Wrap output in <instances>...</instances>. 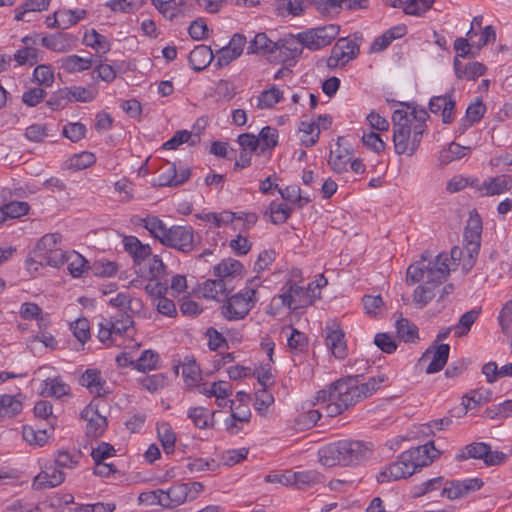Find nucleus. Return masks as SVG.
Segmentation results:
<instances>
[{"mask_svg":"<svg viewBox=\"0 0 512 512\" xmlns=\"http://www.w3.org/2000/svg\"><path fill=\"white\" fill-rule=\"evenodd\" d=\"M428 118L429 114L424 108L414 107L410 113L400 109L393 112V143L396 154L412 156L416 152Z\"/></svg>","mask_w":512,"mask_h":512,"instance_id":"1","label":"nucleus"},{"mask_svg":"<svg viewBox=\"0 0 512 512\" xmlns=\"http://www.w3.org/2000/svg\"><path fill=\"white\" fill-rule=\"evenodd\" d=\"M462 250L459 247L451 249L450 254L440 253L433 259L425 251L419 260L409 265L406 272V283L412 285L420 281L432 286H438L444 282L451 270L458 266Z\"/></svg>","mask_w":512,"mask_h":512,"instance_id":"2","label":"nucleus"},{"mask_svg":"<svg viewBox=\"0 0 512 512\" xmlns=\"http://www.w3.org/2000/svg\"><path fill=\"white\" fill-rule=\"evenodd\" d=\"M372 447L359 440H340L330 443L318 452L319 461L326 467L357 465L369 458Z\"/></svg>","mask_w":512,"mask_h":512,"instance_id":"3","label":"nucleus"},{"mask_svg":"<svg viewBox=\"0 0 512 512\" xmlns=\"http://www.w3.org/2000/svg\"><path fill=\"white\" fill-rule=\"evenodd\" d=\"M261 287L258 277L250 279L246 286L230 296L221 307L223 317L229 321L244 319L260 299Z\"/></svg>","mask_w":512,"mask_h":512,"instance_id":"4","label":"nucleus"},{"mask_svg":"<svg viewBox=\"0 0 512 512\" xmlns=\"http://www.w3.org/2000/svg\"><path fill=\"white\" fill-rule=\"evenodd\" d=\"M353 396L354 394L350 395L346 383L339 379L328 388L318 391L317 402L324 405L322 408L327 416L335 417L356 404ZM355 397H357L356 394Z\"/></svg>","mask_w":512,"mask_h":512,"instance_id":"5","label":"nucleus"},{"mask_svg":"<svg viewBox=\"0 0 512 512\" xmlns=\"http://www.w3.org/2000/svg\"><path fill=\"white\" fill-rule=\"evenodd\" d=\"M62 236L59 233L44 235L36 244L33 254L40 265L59 267L65 263L66 253L61 247Z\"/></svg>","mask_w":512,"mask_h":512,"instance_id":"6","label":"nucleus"},{"mask_svg":"<svg viewBox=\"0 0 512 512\" xmlns=\"http://www.w3.org/2000/svg\"><path fill=\"white\" fill-rule=\"evenodd\" d=\"M339 32L340 26L338 24H328L300 32L298 38L305 48L316 51L330 45L339 35Z\"/></svg>","mask_w":512,"mask_h":512,"instance_id":"7","label":"nucleus"},{"mask_svg":"<svg viewBox=\"0 0 512 512\" xmlns=\"http://www.w3.org/2000/svg\"><path fill=\"white\" fill-rule=\"evenodd\" d=\"M505 454L492 451L491 446L484 442H474L466 445L459 454L456 455V460L463 461L470 458L483 460L486 466L500 465L505 460Z\"/></svg>","mask_w":512,"mask_h":512,"instance_id":"8","label":"nucleus"},{"mask_svg":"<svg viewBox=\"0 0 512 512\" xmlns=\"http://www.w3.org/2000/svg\"><path fill=\"white\" fill-rule=\"evenodd\" d=\"M162 244L183 253H189L194 250V230L191 226H171Z\"/></svg>","mask_w":512,"mask_h":512,"instance_id":"9","label":"nucleus"},{"mask_svg":"<svg viewBox=\"0 0 512 512\" xmlns=\"http://www.w3.org/2000/svg\"><path fill=\"white\" fill-rule=\"evenodd\" d=\"M361 377V375H355L341 379L344 381V383H346V386L349 387L350 395L356 394L357 397L353 396V398H355V403L363 398L371 396L387 380L386 375L381 374L371 377L367 382L362 383Z\"/></svg>","mask_w":512,"mask_h":512,"instance_id":"10","label":"nucleus"},{"mask_svg":"<svg viewBox=\"0 0 512 512\" xmlns=\"http://www.w3.org/2000/svg\"><path fill=\"white\" fill-rule=\"evenodd\" d=\"M439 455L440 452L435 448L434 442L430 441L403 452L402 458L411 463L413 473H415L418 468L430 465Z\"/></svg>","mask_w":512,"mask_h":512,"instance_id":"11","label":"nucleus"},{"mask_svg":"<svg viewBox=\"0 0 512 512\" xmlns=\"http://www.w3.org/2000/svg\"><path fill=\"white\" fill-rule=\"evenodd\" d=\"M321 474L314 470L292 472L287 471L281 475H275L273 479L267 477V481H277L284 485H293L298 489H307L321 482Z\"/></svg>","mask_w":512,"mask_h":512,"instance_id":"12","label":"nucleus"},{"mask_svg":"<svg viewBox=\"0 0 512 512\" xmlns=\"http://www.w3.org/2000/svg\"><path fill=\"white\" fill-rule=\"evenodd\" d=\"M429 110L434 114H441L444 124L452 123L456 114L454 90L451 89L445 95L432 97L429 101Z\"/></svg>","mask_w":512,"mask_h":512,"instance_id":"13","label":"nucleus"},{"mask_svg":"<svg viewBox=\"0 0 512 512\" xmlns=\"http://www.w3.org/2000/svg\"><path fill=\"white\" fill-rule=\"evenodd\" d=\"M482 486L483 481L480 478H470L463 481L452 480L445 484L441 495L450 500L459 499L479 490Z\"/></svg>","mask_w":512,"mask_h":512,"instance_id":"14","label":"nucleus"},{"mask_svg":"<svg viewBox=\"0 0 512 512\" xmlns=\"http://www.w3.org/2000/svg\"><path fill=\"white\" fill-rule=\"evenodd\" d=\"M482 222L478 216L470 217L464 230V249L471 261L477 256L480 248Z\"/></svg>","mask_w":512,"mask_h":512,"instance_id":"15","label":"nucleus"},{"mask_svg":"<svg viewBox=\"0 0 512 512\" xmlns=\"http://www.w3.org/2000/svg\"><path fill=\"white\" fill-rule=\"evenodd\" d=\"M411 463L402 458V453L397 460L385 467L377 476L380 483L396 481L413 475Z\"/></svg>","mask_w":512,"mask_h":512,"instance_id":"16","label":"nucleus"},{"mask_svg":"<svg viewBox=\"0 0 512 512\" xmlns=\"http://www.w3.org/2000/svg\"><path fill=\"white\" fill-rule=\"evenodd\" d=\"M81 418L87 422V435L98 438L100 437L107 427L106 417L99 414L93 403L86 406L81 412Z\"/></svg>","mask_w":512,"mask_h":512,"instance_id":"17","label":"nucleus"},{"mask_svg":"<svg viewBox=\"0 0 512 512\" xmlns=\"http://www.w3.org/2000/svg\"><path fill=\"white\" fill-rule=\"evenodd\" d=\"M189 494V484L175 483L169 489L163 490L161 506L169 509L178 507L187 501Z\"/></svg>","mask_w":512,"mask_h":512,"instance_id":"18","label":"nucleus"},{"mask_svg":"<svg viewBox=\"0 0 512 512\" xmlns=\"http://www.w3.org/2000/svg\"><path fill=\"white\" fill-rule=\"evenodd\" d=\"M326 346L337 359L347 356L345 334L339 327L326 326Z\"/></svg>","mask_w":512,"mask_h":512,"instance_id":"19","label":"nucleus"},{"mask_svg":"<svg viewBox=\"0 0 512 512\" xmlns=\"http://www.w3.org/2000/svg\"><path fill=\"white\" fill-rule=\"evenodd\" d=\"M80 384L98 397H105L110 393L105 379L97 369H87L80 377Z\"/></svg>","mask_w":512,"mask_h":512,"instance_id":"20","label":"nucleus"},{"mask_svg":"<svg viewBox=\"0 0 512 512\" xmlns=\"http://www.w3.org/2000/svg\"><path fill=\"white\" fill-rule=\"evenodd\" d=\"M276 52L279 51V57L283 62L299 57L305 47L296 36L289 34L276 41Z\"/></svg>","mask_w":512,"mask_h":512,"instance_id":"21","label":"nucleus"},{"mask_svg":"<svg viewBox=\"0 0 512 512\" xmlns=\"http://www.w3.org/2000/svg\"><path fill=\"white\" fill-rule=\"evenodd\" d=\"M278 298L283 306H287L292 310H297L311 304V300L306 295L304 289L295 284H291Z\"/></svg>","mask_w":512,"mask_h":512,"instance_id":"22","label":"nucleus"},{"mask_svg":"<svg viewBox=\"0 0 512 512\" xmlns=\"http://www.w3.org/2000/svg\"><path fill=\"white\" fill-rule=\"evenodd\" d=\"M64 480L65 473L61 470L41 471L34 477L32 487L34 490L54 488L62 484Z\"/></svg>","mask_w":512,"mask_h":512,"instance_id":"23","label":"nucleus"},{"mask_svg":"<svg viewBox=\"0 0 512 512\" xmlns=\"http://www.w3.org/2000/svg\"><path fill=\"white\" fill-rule=\"evenodd\" d=\"M75 38L68 33H57L54 35L43 36L41 44L47 49L55 52H67L73 48Z\"/></svg>","mask_w":512,"mask_h":512,"instance_id":"24","label":"nucleus"},{"mask_svg":"<svg viewBox=\"0 0 512 512\" xmlns=\"http://www.w3.org/2000/svg\"><path fill=\"white\" fill-rule=\"evenodd\" d=\"M214 53L207 45H197L189 54V63L193 70L202 71L213 60Z\"/></svg>","mask_w":512,"mask_h":512,"instance_id":"25","label":"nucleus"},{"mask_svg":"<svg viewBox=\"0 0 512 512\" xmlns=\"http://www.w3.org/2000/svg\"><path fill=\"white\" fill-rule=\"evenodd\" d=\"M407 32L406 26L397 25L386 30L382 35L378 36L371 44V52H380L385 50L393 40L403 37Z\"/></svg>","mask_w":512,"mask_h":512,"instance_id":"26","label":"nucleus"},{"mask_svg":"<svg viewBox=\"0 0 512 512\" xmlns=\"http://www.w3.org/2000/svg\"><path fill=\"white\" fill-rule=\"evenodd\" d=\"M351 159L352 155L349 150L337 142L336 148L330 151L328 164L334 172L343 173L347 171V166Z\"/></svg>","mask_w":512,"mask_h":512,"instance_id":"27","label":"nucleus"},{"mask_svg":"<svg viewBox=\"0 0 512 512\" xmlns=\"http://www.w3.org/2000/svg\"><path fill=\"white\" fill-rule=\"evenodd\" d=\"M125 250L133 257L135 263H140L151 255V248L148 244H142L135 236H126L123 239Z\"/></svg>","mask_w":512,"mask_h":512,"instance_id":"28","label":"nucleus"},{"mask_svg":"<svg viewBox=\"0 0 512 512\" xmlns=\"http://www.w3.org/2000/svg\"><path fill=\"white\" fill-rule=\"evenodd\" d=\"M512 188V176L499 175L489 178L483 182L481 190L485 191L486 195H499Z\"/></svg>","mask_w":512,"mask_h":512,"instance_id":"29","label":"nucleus"},{"mask_svg":"<svg viewBox=\"0 0 512 512\" xmlns=\"http://www.w3.org/2000/svg\"><path fill=\"white\" fill-rule=\"evenodd\" d=\"M187 417L199 429H206L214 425V412L202 406L190 407Z\"/></svg>","mask_w":512,"mask_h":512,"instance_id":"30","label":"nucleus"},{"mask_svg":"<svg viewBox=\"0 0 512 512\" xmlns=\"http://www.w3.org/2000/svg\"><path fill=\"white\" fill-rule=\"evenodd\" d=\"M243 270L244 266L240 261L228 258L222 260L214 267V275L217 278L224 280L227 277H235L241 275Z\"/></svg>","mask_w":512,"mask_h":512,"instance_id":"31","label":"nucleus"},{"mask_svg":"<svg viewBox=\"0 0 512 512\" xmlns=\"http://www.w3.org/2000/svg\"><path fill=\"white\" fill-rule=\"evenodd\" d=\"M157 437L166 454H172L175 449L176 433L168 422L157 424Z\"/></svg>","mask_w":512,"mask_h":512,"instance_id":"32","label":"nucleus"},{"mask_svg":"<svg viewBox=\"0 0 512 512\" xmlns=\"http://www.w3.org/2000/svg\"><path fill=\"white\" fill-rule=\"evenodd\" d=\"M109 304L117 307L118 312H136L142 307V302L138 298H132L128 293L120 292L115 297L109 299Z\"/></svg>","mask_w":512,"mask_h":512,"instance_id":"33","label":"nucleus"},{"mask_svg":"<svg viewBox=\"0 0 512 512\" xmlns=\"http://www.w3.org/2000/svg\"><path fill=\"white\" fill-rule=\"evenodd\" d=\"M29 204L24 201H12L0 207V224L8 218L14 219L24 216L29 211Z\"/></svg>","mask_w":512,"mask_h":512,"instance_id":"34","label":"nucleus"},{"mask_svg":"<svg viewBox=\"0 0 512 512\" xmlns=\"http://www.w3.org/2000/svg\"><path fill=\"white\" fill-rule=\"evenodd\" d=\"M277 48L276 42L270 40L265 33H258L247 47L248 54L254 53H275Z\"/></svg>","mask_w":512,"mask_h":512,"instance_id":"35","label":"nucleus"},{"mask_svg":"<svg viewBox=\"0 0 512 512\" xmlns=\"http://www.w3.org/2000/svg\"><path fill=\"white\" fill-rule=\"evenodd\" d=\"M93 63V56L84 58L78 55H69L61 59V67L69 73L88 70Z\"/></svg>","mask_w":512,"mask_h":512,"instance_id":"36","label":"nucleus"},{"mask_svg":"<svg viewBox=\"0 0 512 512\" xmlns=\"http://www.w3.org/2000/svg\"><path fill=\"white\" fill-rule=\"evenodd\" d=\"M305 0H277L275 9L277 15L286 17V16H299L301 15L306 6L304 5Z\"/></svg>","mask_w":512,"mask_h":512,"instance_id":"37","label":"nucleus"},{"mask_svg":"<svg viewBox=\"0 0 512 512\" xmlns=\"http://www.w3.org/2000/svg\"><path fill=\"white\" fill-rule=\"evenodd\" d=\"M83 42L86 46L93 48L97 53L106 54L111 48V43L108 38L94 29L85 33Z\"/></svg>","mask_w":512,"mask_h":512,"instance_id":"38","label":"nucleus"},{"mask_svg":"<svg viewBox=\"0 0 512 512\" xmlns=\"http://www.w3.org/2000/svg\"><path fill=\"white\" fill-rule=\"evenodd\" d=\"M69 391V385L63 382L59 377H55L47 378L44 381V387L42 388L41 394L46 397L60 398L67 395Z\"/></svg>","mask_w":512,"mask_h":512,"instance_id":"39","label":"nucleus"},{"mask_svg":"<svg viewBox=\"0 0 512 512\" xmlns=\"http://www.w3.org/2000/svg\"><path fill=\"white\" fill-rule=\"evenodd\" d=\"M397 336L405 343H413L419 339L418 327L406 318L396 322Z\"/></svg>","mask_w":512,"mask_h":512,"instance_id":"40","label":"nucleus"},{"mask_svg":"<svg viewBox=\"0 0 512 512\" xmlns=\"http://www.w3.org/2000/svg\"><path fill=\"white\" fill-rule=\"evenodd\" d=\"M69 97V102H91L96 97V92L91 88L71 86L62 88V94Z\"/></svg>","mask_w":512,"mask_h":512,"instance_id":"41","label":"nucleus"},{"mask_svg":"<svg viewBox=\"0 0 512 512\" xmlns=\"http://www.w3.org/2000/svg\"><path fill=\"white\" fill-rule=\"evenodd\" d=\"M21 400L14 395H0V417H14L22 411Z\"/></svg>","mask_w":512,"mask_h":512,"instance_id":"42","label":"nucleus"},{"mask_svg":"<svg viewBox=\"0 0 512 512\" xmlns=\"http://www.w3.org/2000/svg\"><path fill=\"white\" fill-rule=\"evenodd\" d=\"M450 346L448 344H440L433 352V358L426 373L433 374L441 371L447 363L449 357Z\"/></svg>","mask_w":512,"mask_h":512,"instance_id":"43","label":"nucleus"},{"mask_svg":"<svg viewBox=\"0 0 512 512\" xmlns=\"http://www.w3.org/2000/svg\"><path fill=\"white\" fill-rule=\"evenodd\" d=\"M106 320L110 321V329L116 336H121L133 325L132 316L127 311L117 312Z\"/></svg>","mask_w":512,"mask_h":512,"instance_id":"44","label":"nucleus"},{"mask_svg":"<svg viewBox=\"0 0 512 512\" xmlns=\"http://www.w3.org/2000/svg\"><path fill=\"white\" fill-rule=\"evenodd\" d=\"M143 224L144 228L147 229L150 234L158 239L161 243L165 239L169 228L166 227L164 222L157 216H149L146 218L139 219Z\"/></svg>","mask_w":512,"mask_h":512,"instance_id":"45","label":"nucleus"},{"mask_svg":"<svg viewBox=\"0 0 512 512\" xmlns=\"http://www.w3.org/2000/svg\"><path fill=\"white\" fill-rule=\"evenodd\" d=\"M300 141L305 147L315 145L319 139L320 130L315 122L302 121L299 126Z\"/></svg>","mask_w":512,"mask_h":512,"instance_id":"46","label":"nucleus"},{"mask_svg":"<svg viewBox=\"0 0 512 512\" xmlns=\"http://www.w3.org/2000/svg\"><path fill=\"white\" fill-rule=\"evenodd\" d=\"M283 99V93L276 86L264 90L257 99L259 109H270Z\"/></svg>","mask_w":512,"mask_h":512,"instance_id":"47","label":"nucleus"},{"mask_svg":"<svg viewBox=\"0 0 512 512\" xmlns=\"http://www.w3.org/2000/svg\"><path fill=\"white\" fill-rule=\"evenodd\" d=\"M146 0H109L106 6L113 12L134 13L138 11Z\"/></svg>","mask_w":512,"mask_h":512,"instance_id":"48","label":"nucleus"},{"mask_svg":"<svg viewBox=\"0 0 512 512\" xmlns=\"http://www.w3.org/2000/svg\"><path fill=\"white\" fill-rule=\"evenodd\" d=\"M81 457V451L59 450L55 456V463L59 468L73 469L78 465Z\"/></svg>","mask_w":512,"mask_h":512,"instance_id":"49","label":"nucleus"},{"mask_svg":"<svg viewBox=\"0 0 512 512\" xmlns=\"http://www.w3.org/2000/svg\"><path fill=\"white\" fill-rule=\"evenodd\" d=\"M361 40L362 36L358 33H354L349 37L338 39L336 44H340V47L347 55V58L353 60L358 56L360 52L359 42Z\"/></svg>","mask_w":512,"mask_h":512,"instance_id":"50","label":"nucleus"},{"mask_svg":"<svg viewBox=\"0 0 512 512\" xmlns=\"http://www.w3.org/2000/svg\"><path fill=\"white\" fill-rule=\"evenodd\" d=\"M491 396L492 393L490 390L478 389L472 391L471 395H467L463 398L462 403L464 405L465 412L468 409H474L489 402L491 400Z\"/></svg>","mask_w":512,"mask_h":512,"instance_id":"51","label":"nucleus"},{"mask_svg":"<svg viewBox=\"0 0 512 512\" xmlns=\"http://www.w3.org/2000/svg\"><path fill=\"white\" fill-rule=\"evenodd\" d=\"M50 0H27L21 7L15 10V20H24L25 14L29 12H41L48 9Z\"/></svg>","mask_w":512,"mask_h":512,"instance_id":"52","label":"nucleus"},{"mask_svg":"<svg viewBox=\"0 0 512 512\" xmlns=\"http://www.w3.org/2000/svg\"><path fill=\"white\" fill-rule=\"evenodd\" d=\"M159 360L160 358L157 352L145 350L135 362V368L141 372L155 370L158 368Z\"/></svg>","mask_w":512,"mask_h":512,"instance_id":"53","label":"nucleus"},{"mask_svg":"<svg viewBox=\"0 0 512 512\" xmlns=\"http://www.w3.org/2000/svg\"><path fill=\"white\" fill-rule=\"evenodd\" d=\"M226 291L225 280L220 278L205 281L202 288L203 296L208 299H217L219 296L226 294Z\"/></svg>","mask_w":512,"mask_h":512,"instance_id":"54","label":"nucleus"},{"mask_svg":"<svg viewBox=\"0 0 512 512\" xmlns=\"http://www.w3.org/2000/svg\"><path fill=\"white\" fill-rule=\"evenodd\" d=\"M22 435L27 443L38 447L44 446L49 438L46 430H35L30 426L23 427Z\"/></svg>","mask_w":512,"mask_h":512,"instance_id":"55","label":"nucleus"},{"mask_svg":"<svg viewBox=\"0 0 512 512\" xmlns=\"http://www.w3.org/2000/svg\"><path fill=\"white\" fill-rule=\"evenodd\" d=\"M478 316L479 311L475 309L465 312L460 317L458 324L453 328L455 336L462 337L466 335L470 331L471 326L474 324Z\"/></svg>","mask_w":512,"mask_h":512,"instance_id":"56","label":"nucleus"},{"mask_svg":"<svg viewBox=\"0 0 512 512\" xmlns=\"http://www.w3.org/2000/svg\"><path fill=\"white\" fill-rule=\"evenodd\" d=\"M138 382L144 389L153 393L165 387L167 383V377L162 373L145 375L140 377Z\"/></svg>","mask_w":512,"mask_h":512,"instance_id":"57","label":"nucleus"},{"mask_svg":"<svg viewBox=\"0 0 512 512\" xmlns=\"http://www.w3.org/2000/svg\"><path fill=\"white\" fill-rule=\"evenodd\" d=\"M65 262H68L67 269L73 277H80L87 269V260L77 252L66 255Z\"/></svg>","mask_w":512,"mask_h":512,"instance_id":"58","label":"nucleus"},{"mask_svg":"<svg viewBox=\"0 0 512 512\" xmlns=\"http://www.w3.org/2000/svg\"><path fill=\"white\" fill-rule=\"evenodd\" d=\"M74 337L83 345L90 339V325L86 318H78L70 324Z\"/></svg>","mask_w":512,"mask_h":512,"instance_id":"59","label":"nucleus"},{"mask_svg":"<svg viewBox=\"0 0 512 512\" xmlns=\"http://www.w3.org/2000/svg\"><path fill=\"white\" fill-rule=\"evenodd\" d=\"M279 193L285 201L298 204L299 207H303L310 201L308 197L301 196V189L297 185H290L284 189H279Z\"/></svg>","mask_w":512,"mask_h":512,"instance_id":"60","label":"nucleus"},{"mask_svg":"<svg viewBox=\"0 0 512 512\" xmlns=\"http://www.w3.org/2000/svg\"><path fill=\"white\" fill-rule=\"evenodd\" d=\"M220 466V463L213 458L204 459L196 458L187 464V468L192 473H201L204 471H216Z\"/></svg>","mask_w":512,"mask_h":512,"instance_id":"61","label":"nucleus"},{"mask_svg":"<svg viewBox=\"0 0 512 512\" xmlns=\"http://www.w3.org/2000/svg\"><path fill=\"white\" fill-rule=\"evenodd\" d=\"M432 285L424 284L419 285L413 293L414 302L420 307L423 308L426 306L435 296Z\"/></svg>","mask_w":512,"mask_h":512,"instance_id":"62","label":"nucleus"},{"mask_svg":"<svg viewBox=\"0 0 512 512\" xmlns=\"http://www.w3.org/2000/svg\"><path fill=\"white\" fill-rule=\"evenodd\" d=\"M117 269V263L105 259L97 260L91 266L92 273L100 277H111L117 272Z\"/></svg>","mask_w":512,"mask_h":512,"instance_id":"63","label":"nucleus"},{"mask_svg":"<svg viewBox=\"0 0 512 512\" xmlns=\"http://www.w3.org/2000/svg\"><path fill=\"white\" fill-rule=\"evenodd\" d=\"M349 61L351 60L347 58L340 44H335L331 49L330 56L326 60V65L330 70H334L338 67L345 66Z\"/></svg>","mask_w":512,"mask_h":512,"instance_id":"64","label":"nucleus"}]
</instances>
